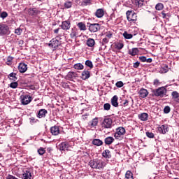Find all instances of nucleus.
Instances as JSON below:
<instances>
[{
  "label": "nucleus",
  "instance_id": "1",
  "mask_svg": "<svg viewBox=\"0 0 179 179\" xmlns=\"http://www.w3.org/2000/svg\"><path fill=\"white\" fill-rule=\"evenodd\" d=\"M89 166L92 169H95L96 170H103L106 167V162H103L101 159H94L89 162Z\"/></svg>",
  "mask_w": 179,
  "mask_h": 179
},
{
  "label": "nucleus",
  "instance_id": "37",
  "mask_svg": "<svg viewBox=\"0 0 179 179\" xmlns=\"http://www.w3.org/2000/svg\"><path fill=\"white\" fill-rule=\"evenodd\" d=\"M8 78L10 80H13L14 82L17 80V77H16L15 73H11L9 74Z\"/></svg>",
  "mask_w": 179,
  "mask_h": 179
},
{
  "label": "nucleus",
  "instance_id": "50",
  "mask_svg": "<svg viewBox=\"0 0 179 179\" xmlns=\"http://www.w3.org/2000/svg\"><path fill=\"white\" fill-rule=\"evenodd\" d=\"M148 138H155V134L152 132H146Z\"/></svg>",
  "mask_w": 179,
  "mask_h": 179
},
{
  "label": "nucleus",
  "instance_id": "56",
  "mask_svg": "<svg viewBox=\"0 0 179 179\" xmlns=\"http://www.w3.org/2000/svg\"><path fill=\"white\" fill-rule=\"evenodd\" d=\"M102 43H103V44H107V43H108V38H104L102 40Z\"/></svg>",
  "mask_w": 179,
  "mask_h": 179
},
{
  "label": "nucleus",
  "instance_id": "58",
  "mask_svg": "<svg viewBox=\"0 0 179 179\" xmlns=\"http://www.w3.org/2000/svg\"><path fill=\"white\" fill-rule=\"evenodd\" d=\"M161 14L162 15L163 19H166V16H167V14H166V13H164V11H162L161 13Z\"/></svg>",
  "mask_w": 179,
  "mask_h": 179
},
{
  "label": "nucleus",
  "instance_id": "55",
  "mask_svg": "<svg viewBox=\"0 0 179 179\" xmlns=\"http://www.w3.org/2000/svg\"><path fill=\"white\" fill-rule=\"evenodd\" d=\"M128 104H129V101L128 100H124L123 102V106L124 107H127V106H128Z\"/></svg>",
  "mask_w": 179,
  "mask_h": 179
},
{
  "label": "nucleus",
  "instance_id": "15",
  "mask_svg": "<svg viewBox=\"0 0 179 179\" xmlns=\"http://www.w3.org/2000/svg\"><path fill=\"white\" fill-rule=\"evenodd\" d=\"M59 146V150H69V149H71V145L66 142L62 143Z\"/></svg>",
  "mask_w": 179,
  "mask_h": 179
},
{
  "label": "nucleus",
  "instance_id": "25",
  "mask_svg": "<svg viewBox=\"0 0 179 179\" xmlns=\"http://www.w3.org/2000/svg\"><path fill=\"white\" fill-rule=\"evenodd\" d=\"M138 52L139 50H138V48H134L129 50V55H132V57H134V55H137Z\"/></svg>",
  "mask_w": 179,
  "mask_h": 179
},
{
  "label": "nucleus",
  "instance_id": "57",
  "mask_svg": "<svg viewBox=\"0 0 179 179\" xmlns=\"http://www.w3.org/2000/svg\"><path fill=\"white\" fill-rule=\"evenodd\" d=\"M106 37H108V38H111L113 37V34L111 33H108L106 34Z\"/></svg>",
  "mask_w": 179,
  "mask_h": 179
},
{
  "label": "nucleus",
  "instance_id": "9",
  "mask_svg": "<svg viewBox=\"0 0 179 179\" xmlns=\"http://www.w3.org/2000/svg\"><path fill=\"white\" fill-rule=\"evenodd\" d=\"M31 100H33V99L31 96H30V95L26 94L21 96V103L23 104V106H27V104L31 103Z\"/></svg>",
  "mask_w": 179,
  "mask_h": 179
},
{
  "label": "nucleus",
  "instance_id": "46",
  "mask_svg": "<svg viewBox=\"0 0 179 179\" xmlns=\"http://www.w3.org/2000/svg\"><path fill=\"white\" fill-rule=\"evenodd\" d=\"M171 110V108H170V106H165L164 108V114H169V113H170Z\"/></svg>",
  "mask_w": 179,
  "mask_h": 179
},
{
  "label": "nucleus",
  "instance_id": "45",
  "mask_svg": "<svg viewBox=\"0 0 179 179\" xmlns=\"http://www.w3.org/2000/svg\"><path fill=\"white\" fill-rule=\"evenodd\" d=\"M110 108H111V105H110V103H107L103 105V109L106 111H108Z\"/></svg>",
  "mask_w": 179,
  "mask_h": 179
},
{
  "label": "nucleus",
  "instance_id": "3",
  "mask_svg": "<svg viewBox=\"0 0 179 179\" xmlns=\"http://www.w3.org/2000/svg\"><path fill=\"white\" fill-rule=\"evenodd\" d=\"M167 94V89L164 87H161L153 91V94L156 97H164Z\"/></svg>",
  "mask_w": 179,
  "mask_h": 179
},
{
  "label": "nucleus",
  "instance_id": "21",
  "mask_svg": "<svg viewBox=\"0 0 179 179\" xmlns=\"http://www.w3.org/2000/svg\"><path fill=\"white\" fill-rule=\"evenodd\" d=\"M89 78H90V71L84 70L82 73V80H86V79H89Z\"/></svg>",
  "mask_w": 179,
  "mask_h": 179
},
{
  "label": "nucleus",
  "instance_id": "33",
  "mask_svg": "<svg viewBox=\"0 0 179 179\" xmlns=\"http://www.w3.org/2000/svg\"><path fill=\"white\" fill-rule=\"evenodd\" d=\"M115 48H116V50H122V48H124V43L122 42L115 43Z\"/></svg>",
  "mask_w": 179,
  "mask_h": 179
},
{
  "label": "nucleus",
  "instance_id": "14",
  "mask_svg": "<svg viewBox=\"0 0 179 179\" xmlns=\"http://www.w3.org/2000/svg\"><path fill=\"white\" fill-rule=\"evenodd\" d=\"M60 27H62V30H69L71 29V22L63 21Z\"/></svg>",
  "mask_w": 179,
  "mask_h": 179
},
{
  "label": "nucleus",
  "instance_id": "61",
  "mask_svg": "<svg viewBox=\"0 0 179 179\" xmlns=\"http://www.w3.org/2000/svg\"><path fill=\"white\" fill-rule=\"evenodd\" d=\"M85 3H90V0H86V1H85Z\"/></svg>",
  "mask_w": 179,
  "mask_h": 179
},
{
  "label": "nucleus",
  "instance_id": "17",
  "mask_svg": "<svg viewBox=\"0 0 179 179\" xmlns=\"http://www.w3.org/2000/svg\"><path fill=\"white\" fill-rule=\"evenodd\" d=\"M95 16L96 17H98V19H101L103 16H104V10L103 8H99L95 12Z\"/></svg>",
  "mask_w": 179,
  "mask_h": 179
},
{
  "label": "nucleus",
  "instance_id": "41",
  "mask_svg": "<svg viewBox=\"0 0 179 179\" xmlns=\"http://www.w3.org/2000/svg\"><path fill=\"white\" fill-rule=\"evenodd\" d=\"M85 65L92 69L93 68V63L90 60H87L85 62Z\"/></svg>",
  "mask_w": 179,
  "mask_h": 179
},
{
  "label": "nucleus",
  "instance_id": "5",
  "mask_svg": "<svg viewBox=\"0 0 179 179\" xmlns=\"http://www.w3.org/2000/svg\"><path fill=\"white\" fill-rule=\"evenodd\" d=\"M125 132H126L125 128L121 127L117 128L116 131L114 134L115 139L121 141V139H122L124 135H125Z\"/></svg>",
  "mask_w": 179,
  "mask_h": 179
},
{
  "label": "nucleus",
  "instance_id": "24",
  "mask_svg": "<svg viewBox=\"0 0 179 179\" xmlns=\"http://www.w3.org/2000/svg\"><path fill=\"white\" fill-rule=\"evenodd\" d=\"M149 117V115L146 113H143L138 115V118L141 121H148V118Z\"/></svg>",
  "mask_w": 179,
  "mask_h": 179
},
{
  "label": "nucleus",
  "instance_id": "11",
  "mask_svg": "<svg viewBox=\"0 0 179 179\" xmlns=\"http://www.w3.org/2000/svg\"><path fill=\"white\" fill-rule=\"evenodd\" d=\"M158 131L159 134L164 135L169 132V126H167V124H162L161 127H158Z\"/></svg>",
  "mask_w": 179,
  "mask_h": 179
},
{
  "label": "nucleus",
  "instance_id": "12",
  "mask_svg": "<svg viewBox=\"0 0 179 179\" xmlns=\"http://www.w3.org/2000/svg\"><path fill=\"white\" fill-rule=\"evenodd\" d=\"M139 97H141L142 99H145V97H148L149 95V92H148V90L145 88H141L138 92Z\"/></svg>",
  "mask_w": 179,
  "mask_h": 179
},
{
  "label": "nucleus",
  "instance_id": "29",
  "mask_svg": "<svg viewBox=\"0 0 179 179\" xmlns=\"http://www.w3.org/2000/svg\"><path fill=\"white\" fill-rule=\"evenodd\" d=\"M78 36V29L76 28H72L71 29V32L70 34V37L71 38H75V37Z\"/></svg>",
  "mask_w": 179,
  "mask_h": 179
},
{
  "label": "nucleus",
  "instance_id": "52",
  "mask_svg": "<svg viewBox=\"0 0 179 179\" xmlns=\"http://www.w3.org/2000/svg\"><path fill=\"white\" fill-rule=\"evenodd\" d=\"M140 61H141V62H146V57L145 56H141L139 57Z\"/></svg>",
  "mask_w": 179,
  "mask_h": 179
},
{
  "label": "nucleus",
  "instance_id": "16",
  "mask_svg": "<svg viewBox=\"0 0 179 179\" xmlns=\"http://www.w3.org/2000/svg\"><path fill=\"white\" fill-rule=\"evenodd\" d=\"M18 71L20 73H24L27 71V66L24 63H20L18 66Z\"/></svg>",
  "mask_w": 179,
  "mask_h": 179
},
{
  "label": "nucleus",
  "instance_id": "47",
  "mask_svg": "<svg viewBox=\"0 0 179 179\" xmlns=\"http://www.w3.org/2000/svg\"><path fill=\"white\" fill-rule=\"evenodd\" d=\"M22 31H23V30H22V29H20V28H17L15 30V33L17 36H20L22 34Z\"/></svg>",
  "mask_w": 179,
  "mask_h": 179
},
{
  "label": "nucleus",
  "instance_id": "44",
  "mask_svg": "<svg viewBox=\"0 0 179 179\" xmlns=\"http://www.w3.org/2000/svg\"><path fill=\"white\" fill-rule=\"evenodd\" d=\"M18 86L17 82L11 83L10 84V87L12 89H16Z\"/></svg>",
  "mask_w": 179,
  "mask_h": 179
},
{
  "label": "nucleus",
  "instance_id": "60",
  "mask_svg": "<svg viewBox=\"0 0 179 179\" xmlns=\"http://www.w3.org/2000/svg\"><path fill=\"white\" fill-rule=\"evenodd\" d=\"M58 31H59V28L56 29L54 30V33H55V34H58Z\"/></svg>",
  "mask_w": 179,
  "mask_h": 179
},
{
  "label": "nucleus",
  "instance_id": "8",
  "mask_svg": "<svg viewBox=\"0 0 179 179\" xmlns=\"http://www.w3.org/2000/svg\"><path fill=\"white\" fill-rule=\"evenodd\" d=\"M126 15L128 22H136L138 16L136 15V13H135V12L132 10H128L127 11Z\"/></svg>",
  "mask_w": 179,
  "mask_h": 179
},
{
  "label": "nucleus",
  "instance_id": "53",
  "mask_svg": "<svg viewBox=\"0 0 179 179\" xmlns=\"http://www.w3.org/2000/svg\"><path fill=\"white\" fill-rule=\"evenodd\" d=\"M29 120H30L31 124H34L37 122V120H36L34 117H31Z\"/></svg>",
  "mask_w": 179,
  "mask_h": 179
},
{
  "label": "nucleus",
  "instance_id": "22",
  "mask_svg": "<svg viewBox=\"0 0 179 179\" xmlns=\"http://www.w3.org/2000/svg\"><path fill=\"white\" fill-rule=\"evenodd\" d=\"M50 132L52 135H59V127L55 126L50 128Z\"/></svg>",
  "mask_w": 179,
  "mask_h": 179
},
{
  "label": "nucleus",
  "instance_id": "34",
  "mask_svg": "<svg viewBox=\"0 0 179 179\" xmlns=\"http://www.w3.org/2000/svg\"><path fill=\"white\" fill-rule=\"evenodd\" d=\"M123 37H124V38H126L127 40H131V38L134 37V35L128 34V32L127 31H124L123 33Z\"/></svg>",
  "mask_w": 179,
  "mask_h": 179
},
{
  "label": "nucleus",
  "instance_id": "6",
  "mask_svg": "<svg viewBox=\"0 0 179 179\" xmlns=\"http://www.w3.org/2000/svg\"><path fill=\"white\" fill-rule=\"evenodd\" d=\"M101 127L105 129H111V128H113V119L110 117H106L102 121Z\"/></svg>",
  "mask_w": 179,
  "mask_h": 179
},
{
  "label": "nucleus",
  "instance_id": "39",
  "mask_svg": "<svg viewBox=\"0 0 179 179\" xmlns=\"http://www.w3.org/2000/svg\"><path fill=\"white\" fill-rule=\"evenodd\" d=\"M73 68H74V69L80 71V70L83 69L84 66L82 65V64L78 63V64H74Z\"/></svg>",
  "mask_w": 179,
  "mask_h": 179
},
{
  "label": "nucleus",
  "instance_id": "43",
  "mask_svg": "<svg viewBox=\"0 0 179 179\" xmlns=\"http://www.w3.org/2000/svg\"><path fill=\"white\" fill-rule=\"evenodd\" d=\"M12 61H13V57H8L7 58L6 64H7V65H12Z\"/></svg>",
  "mask_w": 179,
  "mask_h": 179
},
{
  "label": "nucleus",
  "instance_id": "23",
  "mask_svg": "<svg viewBox=\"0 0 179 179\" xmlns=\"http://www.w3.org/2000/svg\"><path fill=\"white\" fill-rule=\"evenodd\" d=\"M111 104L113 107H118V96L117 95L111 99Z\"/></svg>",
  "mask_w": 179,
  "mask_h": 179
},
{
  "label": "nucleus",
  "instance_id": "4",
  "mask_svg": "<svg viewBox=\"0 0 179 179\" xmlns=\"http://www.w3.org/2000/svg\"><path fill=\"white\" fill-rule=\"evenodd\" d=\"M87 26L88 27V30L91 33H97V31H99V30H100V29L101 27V26L99 23L92 24L90 22H88Z\"/></svg>",
  "mask_w": 179,
  "mask_h": 179
},
{
  "label": "nucleus",
  "instance_id": "35",
  "mask_svg": "<svg viewBox=\"0 0 179 179\" xmlns=\"http://www.w3.org/2000/svg\"><path fill=\"white\" fill-rule=\"evenodd\" d=\"M125 179H134V175L131 171H127L125 174Z\"/></svg>",
  "mask_w": 179,
  "mask_h": 179
},
{
  "label": "nucleus",
  "instance_id": "48",
  "mask_svg": "<svg viewBox=\"0 0 179 179\" xmlns=\"http://www.w3.org/2000/svg\"><path fill=\"white\" fill-rule=\"evenodd\" d=\"M0 17H1V19H5L6 17H8V13H6V11L2 12L0 14Z\"/></svg>",
  "mask_w": 179,
  "mask_h": 179
},
{
  "label": "nucleus",
  "instance_id": "13",
  "mask_svg": "<svg viewBox=\"0 0 179 179\" xmlns=\"http://www.w3.org/2000/svg\"><path fill=\"white\" fill-rule=\"evenodd\" d=\"M77 77H78V73L73 71H70L66 76V79H67V80H73V79H75Z\"/></svg>",
  "mask_w": 179,
  "mask_h": 179
},
{
  "label": "nucleus",
  "instance_id": "49",
  "mask_svg": "<svg viewBox=\"0 0 179 179\" xmlns=\"http://www.w3.org/2000/svg\"><path fill=\"white\" fill-rule=\"evenodd\" d=\"M115 86L117 87H122V86H124V83H122V81H118L116 83Z\"/></svg>",
  "mask_w": 179,
  "mask_h": 179
},
{
  "label": "nucleus",
  "instance_id": "42",
  "mask_svg": "<svg viewBox=\"0 0 179 179\" xmlns=\"http://www.w3.org/2000/svg\"><path fill=\"white\" fill-rule=\"evenodd\" d=\"M38 155H40V156H43V155H44V153H45V149H44L43 148H40L38 150Z\"/></svg>",
  "mask_w": 179,
  "mask_h": 179
},
{
  "label": "nucleus",
  "instance_id": "20",
  "mask_svg": "<svg viewBox=\"0 0 179 179\" xmlns=\"http://www.w3.org/2000/svg\"><path fill=\"white\" fill-rule=\"evenodd\" d=\"M21 178L22 179H31V173L30 171H24Z\"/></svg>",
  "mask_w": 179,
  "mask_h": 179
},
{
  "label": "nucleus",
  "instance_id": "54",
  "mask_svg": "<svg viewBox=\"0 0 179 179\" xmlns=\"http://www.w3.org/2000/svg\"><path fill=\"white\" fill-rule=\"evenodd\" d=\"M139 65H141V63L139 62H136L134 64L133 66L134 68H138Z\"/></svg>",
  "mask_w": 179,
  "mask_h": 179
},
{
  "label": "nucleus",
  "instance_id": "19",
  "mask_svg": "<svg viewBox=\"0 0 179 179\" xmlns=\"http://www.w3.org/2000/svg\"><path fill=\"white\" fill-rule=\"evenodd\" d=\"M48 112L47 111V110L45 109H41L39 110L38 114H37V117L38 118H45V115L48 113Z\"/></svg>",
  "mask_w": 179,
  "mask_h": 179
},
{
  "label": "nucleus",
  "instance_id": "30",
  "mask_svg": "<svg viewBox=\"0 0 179 179\" xmlns=\"http://www.w3.org/2000/svg\"><path fill=\"white\" fill-rule=\"evenodd\" d=\"M115 139L111 137V136H108L106 137L104 140V142L106 143V145H111V143H113V142H114Z\"/></svg>",
  "mask_w": 179,
  "mask_h": 179
},
{
  "label": "nucleus",
  "instance_id": "28",
  "mask_svg": "<svg viewBox=\"0 0 179 179\" xmlns=\"http://www.w3.org/2000/svg\"><path fill=\"white\" fill-rule=\"evenodd\" d=\"M171 96H172V98L173 99V100H175L176 101H178V103H179V93H178L177 91H173L171 93Z\"/></svg>",
  "mask_w": 179,
  "mask_h": 179
},
{
  "label": "nucleus",
  "instance_id": "62",
  "mask_svg": "<svg viewBox=\"0 0 179 179\" xmlns=\"http://www.w3.org/2000/svg\"><path fill=\"white\" fill-rule=\"evenodd\" d=\"M0 15H1V10H0Z\"/></svg>",
  "mask_w": 179,
  "mask_h": 179
},
{
  "label": "nucleus",
  "instance_id": "59",
  "mask_svg": "<svg viewBox=\"0 0 179 179\" xmlns=\"http://www.w3.org/2000/svg\"><path fill=\"white\" fill-rule=\"evenodd\" d=\"M145 62H148V64H150V62H152V58L146 59Z\"/></svg>",
  "mask_w": 179,
  "mask_h": 179
},
{
  "label": "nucleus",
  "instance_id": "27",
  "mask_svg": "<svg viewBox=\"0 0 179 179\" xmlns=\"http://www.w3.org/2000/svg\"><path fill=\"white\" fill-rule=\"evenodd\" d=\"M94 44H96V41H94V39L89 38L87 40V45L88 47H94Z\"/></svg>",
  "mask_w": 179,
  "mask_h": 179
},
{
  "label": "nucleus",
  "instance_id": "18",
  "mask_svg": "<svg viewBox=\"0 0 179 179\" xmlns=\"http://www.w3.org/2000/svg\"><path fill=\"white\" fill-rule=\"evenodd\" d=\"M98 124L99 119L97 117H95L92 121L89 122L88 125L90 128H94V127H97Z\"/></svg>",
  "mask_w": 179,
  "mask_h": 179
},
{
  "label": "nucleus",
  "instance_id": "32",
  "mask_svg": "<svg viewBox=\"0 0 179 179\" xmlns=\"http://www.w3.org/2000/svg\"><path fill=\"white\" fill-rule=\"evenodd\" d=\"M77 26L80 30L83 31H86V24H85L83 22H78Z\"/></svg>",
  "mask_w": 179,
  "mask_h": 179
},
{
  "label": "nucleus",
  "instance_id": "7",
  "mask_svg": "<svg viewBox=\"0 0 179 179\" xmlns=\"http://www.w3.org/2000/svg\"><path fill=\"white\" fill-rule=\"evenodd\" d=\"M10 34L9 27L6 24H0V36H8Z\"/></svg>",
  "mask_w": 179,
  "mask_h": 179
},
{
  "label": "nucleus",
  "instance_id": "51",
  "mask_svg": "<svg viewBox=\"0 0 179 179\" xmlns=\"http://www.w3.org/2000/svg\"><path fill=\"white\" fill-rule=\"evenodd\" d=\"M154 86H159L160 85V81L159 80L155 79L153 83Z\"/></svg>",
  "mask_w": 179,
  "mask_h": 179
},
{
  "label": "nucleus",
  "instance_id": "31",
  "mask_svg": "<svg viewBox=\"0 0 179 179\" xmlns=\"http://www.w3.org/2000/svg\"><path fill=\"white\" fill-rule=\"evenodd\" d=\"M92 145H94L95 146H101V145H103V141L97 138L94 139L92 141Z\"/></svg>",
  "mask_w": 179,
  "mask_h": 179
},
{
  "label": "nucleus",
  "instance_id": "2",
  "mask_svg": "<svg viewBox=\"0 0 179 179\" xmlns=\"http://www.w3.org/2000/svg\"><path fill=\"white\" fill-rule=\"evenodd\" d=\"M26 13L30 17H37V16L41 13V11H40L37 8H29L27 9Z\"/></svg>",
  "mask_w": 179,
  "mask_h": 179
},
{
  "label": "nucleus",
  "instance_id": "10",
  "mask_svg": "<svg viewBox=\"0 0 179 179\" xmlns=\"http://www.w3.org/2000/svg\"><path fill=\"white\" fill-rule=\"evenodd\" d=\"M48 45L49 47L53 48V50H57V48H58V47L61 45V42L58 39L55 38L50 41Z\"/></svg>",
  "mask_w": 179,
  "mask_h": 179
},
{
  "label": "nucleus",
  "instance_id": "26",
  "mask_svg": "<svg viewBox=\"0 0 179 179\" xmlns=\"http://www.w3.org/2000/svg\"><path fill=\"white\" fill-rule=\"evenodd\" d=\"M103 157H105V159H110L111 157V152L108 150H105L102 152Z\"/></svg>",
  "mask_w": 179,
  "mask_h": 179
},
{
  "label": "nucleus",
  "instance_id": "36",
  "mask_svg": "<svg viewBox=\"0 0 179 179\" xmlns=\"http://www.w3.org/2000/svg\"><path fill=\"white\" fill-rule=\"evenodd\" d=\"M164 8V5H163V3H158L155 6L156 10H163Z\"/></svg>",
  "mask_w": 179,
  "mask_h": 179
},
{
  "label": "nucleus",
  "instance_id": "40",
  "mask_svg": "<svg viewBox=\"0 0 179 179\" xmlns=\"http://www.w3.org/2000/svg\"><path fill=\"white\" fill-rule=\"evenodd\" d=\"M64 8H66V9H69V8H72V2L66 1L64 3Z\"/></svg>",
  "mask_w": 179,
  "mask_h": 179
},
{
  "label": "nucleus",
  "instance_id": "38",
  "mask_svg": "<svg viewBox=\"0 0 179 179\" xmlns=\"http://www.w3.org/2000/svg\"><path fill=\"white\" fill-rule=\"evenodd\" d=\"M145 4V0H136V5L138 8H142V6Z\"/></svg>",
  "mask_w": 179,
  "mask_h": 179
}]
</instances>
